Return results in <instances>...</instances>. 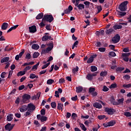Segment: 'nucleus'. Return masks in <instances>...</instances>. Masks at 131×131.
<instances>
[{
    "mask_svg": "<svg viewBox=\"0 0 131 131\" xmlns=\"http://www.w3.org/2000/svg\"><path fill=\"white\" fill-rule=\"evenodd\" d=\"M54 20V17L52 15L45 14L42 18V21H46L52 23Z\"/></svg>",
    "mask_w": 131,
    "mask_h": 131,
    "instance_id": "nucleus-1",
    "label": "nucleus"
},
{
    "mask_svg": "<svg viewBox=\"0 0 131 131\" xmlns=\"http://www.w3.org/2000/svg\"><path fill=\"white\" fill-rule=\"evenodd\" d=\"M128 4V1H124V2L122 3L119 6V9L122 12H124V11H126L125 9V6H126Z\"/></svg>",
    "mask_w": 131,
    "mask_h": 131,
    "instance_id": "nucleus-2",
    "label": "nucleus"
},
{
    "mask_svg": "<svg viewBox=\"0 0 131 131\" xmlns=\"http://www.w3.org/2000/svg\"><path fill=\"white\" fill-rule=\"evenodd\" d=\"M105 111L108 114V115H113L115 112V110L113 108L106 107L105 108Z\"/></svg>",
    "mask_w": 131,
    "mask_h": 131,
    "instance_id": "nucleus-3",
    "label": "nucleus"
},
{
    "mask_svg": "<svg viewBox=\"0 0 131 131\" xmlns=\"http://www.w3.org/2000/svg\"><path fill=\"white\" fill-rule=\"evenodd\" d=\"M119 40H120V36H119V34H116L112 39V41H113L114 43H117V42H119Z\"/></svg>",
    "mask_w": 131,
    "mask_h": 131,
    "instance_id": "nucleus-4",
    "label": "nucleus"
},
{
    "mask_svg": "<svg viewBox=\"0 0 131 131\" xmlns=\"http://www.w3.org/2000/svg\"><path fill=\"white\" fill-rule=\"evenodd\" d=\"M14 126H15V124H12L11 123H7L5 126V130H9L11 131L13 128H14Z\"/></svg>",
    "mask_w": 131,
    "mask_h": 131,
    "instance_id": "nucleus-5",
    "label": "nucleus"
},
{
    "mask_svg": "<svg viewBox=\"0 0 131 131\" xmlns=\"http://www.w3.org/2000/svg\"><path fill=\"white\" fill-rule=\"evenodd\" d=\"M98 56L97 54L92 55L87 60V63L88 64H91V63H93L94 62V60H95V58H96Z\"/></svg>",
    "mask_w": 131,
    "mask_h": 131,
    "instance_id": "nucleus-6",
    "label": "nucleus"
},
{
    "mask_svg": "<svg viewBox=\"0 0 131 131\" xmlns=\"http://www.w3.org/2000/svg\"><path fill=\"white\" fill-rule=\"evenodd\" d=\"M31 98V96H30V95H29L28 94H25L23 96V101L24 102V103H25V102H26L27 100H30Z\"/></svg>",
    "mask_w": 131,
    "mask_h": 131,
    "instance_id": "nucleus-7",
    "label": "nucleus"
},
{
    "mask_svg": "<svg viewBox=\"0 0 131 131\" xmlns=\"http://www.w3.org/2000/svg\"><path fill=\"white\" fill-rule=\"evenodd\" d=\"M36 107L32 103H29L28 104V110L33 112L35 110Z\"/></svg>",
    "mask_w": 131,
    "mask_h": 131,
    "instance_id": "nucleus-8",
    "label": "nucleus"
},
{
    "mask_svg": "<svg viewBox=\"0 0 131 131\" xmlns=\"http://www.w3.org/2000/svg\"><path fill=\"white\" fill-rule=\"evenodd\" d=\"M29 31L31 33H34L36 32V26H32L29 28Z\"/></svg>",
    "mask_w": 131,
    "mask_h": 131,
    "instance_id": "nucleus-9",
    "label": "nucleus"
},
{
    "mask_svg": "<svg viewBox=\"0 0 131 131\" xmlns=\"http://www.w3.org/2000/svg\"><path fill=\"white\" fill-rule=\"evenodd\" d=\"M28 110V106L26 105H24L19 108V111L21 112H25V111H27Z\"/></svg>",
    "mask_w": 131,
    "mask_h": 131,
    "instance_id": "nucleus-10",
    "label": "nucleus"
},
{
    "mask_svg": "<svg viewBox=\"0 0 131 131\" xmlns=\"http://www.w3.org/2000/svg\"><path fill=\"white\" fill-rule=\"evenodd\" d=\"M83 90V88L81 86H79L76 88V92L78 94L81 93Z\"/></svg>",
    "mask_w": 131,
    "mask_h": 131,
    "instance_id": "nucleus-11",
    "label": "nucleus"
},
{
    "mask_svg": "<svg viewBox=\"0 0 131 131\" xmlns=\"http://www.w3.org/2000/svg\"><path fill=\"white\" fill-rule=\"evenodd\" d=\"M93 106L95 108H97L98 109H102V104L99 103V102H95L93 104Z\"/></svg>",
    "mask_w": 131,
    "mask_h": 131,
    "instance_id": "nucleus-12",
    "label": "nucleus"
},
{
    "mask_svg": "<svg viewBox=\"0 0 131 131\" xmlns=\"http://www.w3.org/2000/svg\"><path fill=\"white\" fill-rule=\"evenodd\" d=\"M8 26H9V24L8 23H4L2 25V30H6L8 28Z\"/></svg>",
    "mask_w": 131,
    "mask_h": 131,
    "instance_id": "nucleus-13",
    "label": "nucleus"
},
{
    "mask_svg": "<svg viewBox=\"0 0 131 131\" xmlns=\"http://www.w3.org/2000/svg\"><path fill=\"white\" fill-rule=\"evenodd\" d=\"M114 31V29L111 28L109 29H106L105 31L106 34L108 35H111L112 34V33Z\"/></svg>",
    "mask_w": 131,
    "mask_h": 131,
    "instance_id": "nucleus-14",
    "label": "nucleus"
},
{
    "mask_svg": "<svg viewBox=\"0 0 131 131\" xmlns=\"http://www.w3.org/2000/svg\"><path fill=\"white\" fill-rule=\"evenodd\" d=\"M33 112L29 111V110H28V111L26 112V113L24 114L25 116H26V117H30V116H31L32 115V113Z\"/></svg>",
    "mask_w": 131,
    "mask_h": 131,
    "instance_id": "nucleus-15",
    "label": "nucleus"
},
{
    "mask_svg": "<svg viewBox=\"0 0 131 131\" xmlns=\"http://www.w3.org/2000/svg\"><path fill=\"white\" fill-rule=\"evenodd\" d=\"M63 107H64V104L58 103L57 104V109L58 110H61V111H63Z\"/></svg>",
    "mask_w": 131,
    "mask_h": 131,
    "instance_id": "nucleus-16",
    "label": "nucleus"
},
{
    "mask_svg": "<svg viewBox=\"0 0 131 131\" xmlns=\"http://www.w3.org/2000/svg\"><path fill=\"white\" fill-rule=\"evenodd\" d=\"M7 121H12L13 120V114H11L7 116Z\"/></svg>",
    "mask_w": 131,
    "mask_h": 131,
    "instance_id": "nucleus-17",
    "label": "nucleus"
},
{
    "mask_svg": "<svg viewBox=\"0 0 131 131\" xmlns=\"http://www.w3.org/2000/svg\"><path fill=\"white\" fill-rule=\"evenodd\" d=\"M32 49H33V50H37L39 49V46L38 44H33L32 46Z\"/></svg>",
    "mask_w": 131,
    "mask_h": 131,
    "instance_id": "nucleus-18",
    "label": "nucleus"
},
{
    "mask_svg": "<svg viewBox=\"0 0 131 131\" xmlns=\"http://www.w3.org/2000/svg\"><path fill=\"white\" fill-rule=\"evenodd\" d=\"M9 59H10L9 57H4L1 59V63H5L6 62H8V61H9Z\"/></svg>",
    "mask_w": 131,
    "mask_h": 131,
    "instance_id": "nucleus-19",
    "label": "nucleus"
},
{
    "mask_svg": "<svg viewBox=\"0 0 131 131\" xmlns=\"http://www.w3.org/2000/svg\"><path fill=\"white\" fill-rule=\"evenodd\" d=\"M43 17V13H39L36 17V20H39V19H41Z\"/></svg>",
    "mask_w": 131,
    "mask_h": 131,
    "instance_id": "nucleus-20",
    "label": "nucleus"
},
{
    "mask_svg": "<svg viewBox=\"0 0 131 131\" xmlns=\"http://www.w3.org/2000/svg\"><path fill=\"white\" fill-rule=\"evenodd\" d=\"M115 124H116V121H115V120H111L108 122L109 126H113Z\"/></svg>",
    "mask_w": 131,
    "mask_h": 131,
    "instance_id": "nucleus-21",
    "label": "nucleus"
},
{
    "mask_svg": "<svg viewBox=\"0 0 131 131\" xmlns=\"http://www.w3.org/2000/svg\"><path fill=\"white\" fill-rule=\"evenodd\" d=\"M54 82H55V80H54L53 79H50L47 80V84L51 85V84H52L53 83H54Z\"/></svg>",
    "mask_w": 131,
    "mask_h": 131,
    "instance_id": "nucleus-22",
    "label": "nucleus"
},
{
    "mask_svg": "<svg viewBox=\"0 0 131 131\" xmlns=\"http://www.w3.org/2000/svg\"><path fill=\"white\" fill-rule=\"evenodd\" d=\"M107 71H102L101 72V73H100V76H102L103 77H104V76H106V75H107Z\"/></svg>",
    "mask_w": 131,
    "mask_h": 131,
    "instance_id": "nucleus-23",
    "label": "nucleus"
},
{
    "mask_svg": "<svg viewBox=\"0 0 131 131\" xmlns=\"http://www.w3.org/2000/svg\"><path fill=\"white\" fill-rule=\"evenodd\" d=\"M25 73H26V72H25V71H24V70L23 71H20V72H19L17 73V76H22L24 75V74H25Z\"/></svg>",
    "mask_w": 131,
    "mask_h": 131,
    "instance_id": "nucleus-24",
    "label": "nucleus"
},
{
    "mask_svg": "<svg viewBox=\"0 0 131 131\" xmlns=\"http://www.w3.org/2000/svg\"><path fill=\"white\" fill-rule=\"evenodd\" d=\"M38 56H39V53L38 52H34L33 54V58L36 59V58H38Z\"/></svg>",
    "mask_w": 131,
    "mask_h": 131,
    "instance_id": "nucleus-25",
    "label": "nucleus"
},
{
    "mask_svg": "<svg viewBox=\"0 0 131 131\" xmlns=\"http://www.w3.org/2000/svg\"><path fill=\"white\" fill-rule=\"evenodd\" d=\"M48 120V118L46 116H42L40 118L41 122H45V121H47Z\"/></svg>",
    "mask_w": 131,
    "mask_h": 131,
    "instance_id": "nucleus-26",
    "label": "nucleus"
},
{
    "mask_svg": "<svg viewBox=\"0 0 131 131\" xmlns=\"http://www.w3.org/2000/svg\"><path fill=\"white\" fill-rule=\"evenodd\" d=\"M91 69L92 72H95V71H97V70H98V68L96 66H91Z\"/></svg>",
    "mask_w": 131,
    "mask_h": 131,
    "instance_id": "nucleus-27",
    "label": "nucleus"
},
{
    "mask_svg": "<svg viewBox=\"0 0 131 131\" xmlns=\"http://www.w3.org/2000/svg\"><path fill=\"white\" fill-rule=\"evenodd\" d=\"M49 37V35H45L42 37V41H47L48 40Z\"/></svg>",
    "mask_w": 131,
    "mask_h": 131,
    "instance_id": "nucleus-28",
    "label": "nucleus"
},
{
    "mask_svg": "<svg viewBox=\"0 0 131 131\" xmlns=\"http://www.w3.org/2000/svg\"><path fill=\"white\" fill-rule=\"evenodd\" d=\"M86 79H88V80H92V79H93L92 74H88L87 76H86Z\"/></svg>",
    "mask_w": 131,
    "mask_h": 131,
    "instance_id": "nucleus-29",
    "label": "nucleus"
},
{
    "mask_svg": "<svg viewBox=\"0 0 131 131\" xmlns=\"http://www.w3.org/2000/svg\"><path fill=\"white\" fill-rule=\"evenodd\" d=\"M79 10H82V9H84V5L82 4H79L77 7Z\"/></svg>",
    "mask_w": 131,
    "mask_h": 131,
    "instance_id": "nucleus-30",
    "label": "nucleus"
},
{
    "mask_svg": "<svg viewBox=\"0 0 131 131\" xmlns=\"http://www.w3.org/2000/svg\"><path fill=\"white\" fill-rule=\"evenodd\" d=\"M51 106L52 108H53V109H56V107H57V104L55 102H52L51 103Z\"/></svg>",
    "mask_w": 131,
    "mask_h": 131,
    "instance_id": "nucleus-31",
    "label": "nucleus"
},
{
    "mask_svg": "<svg viewBox=\"0 0 131 131\" xmlns=\"http://www.w3.org/2000/svg\"><path fill=\"white\" fill-rule=\"evenodd\" d=\"M118 15L119 16H120V17H123L126 15V12H122L121 11L118 12Z\"/></svg>",
    "mask_w": 131,
    "mask_h": 131,
    "instance_id": "nucleus-32",
    "label": "nucleus"
},
{
    "mask_svg": "<svg viewBox=\"0 0 131 131\" xmlns=\"http://www.w3.org/2000/svg\"><path fill=\"white\" fill-rule=\"evenodd\" d=\"M34 64V61H32L30 62H26L24 63L23 66H28L29 65H33Z\"/></svg>",
    "mask_w": 131,
    "mask_h": 131,
    "instance_id": "nucleus-33",
    "label": "nucleus"
},
{
    "mask_svg": "<svg viewBox=\"0 0 131 131\" xmlns=\"http://www.w3.org/2000/svg\"><path fill=\"white\" fill-rule=\"evenodd\" d=\"M123 79H126V80H129V79H130V76L128 75H125L123 77Z\"/></svg>",
    "mask_w": 131,
    "mask_h": 131,
    "instance_id": "nucleus-34",
    "label": "nucleus"
},
{
    "mask_svg": "<svg viewBox=\"0 0 131 131\" xmlns=\"http://www.w3.org/2000/svg\"><path fill=\"white\" fill-rule=\"evenodd\" d=\"M124 115L126 117H131V114L129 112H125Z\"/></svg>",
    "mask_w": 131,
    "mask_h": 131,
    "instance_id": "nucleus-35",
    "label": "nucleus"
},
{
    "mask_svg": "<svg viewBox=\"0 0 131 131\" xmlns=\"http://www.w3.org/2000/svg\"><path fill=\"white\" fill-rule=\"evenodd\" d=\"M124 69V68H123V67H118L116 69V71L119 72H121V71H123Z\"/></svg>",
    "mask_w": 131,
    "mask_h": 131,
    "instance_id": "nucleus-36",
    "label": "nucleus"
},
{
    "mask_svg": "<svg viewBox=\"0 0 131 131\" xmlns=\"http://www.w3.org/2000/svg\"><path fill=\"white\" fill-rule=\"evenodd\" d=\"M108 55L109 56H111V57H115L116 56V53L114 51H112L109 52Z\"/></svg>",
    "mask_w": 131,
    "mask_h": 131,
    "instance_id": "nucleus-37",
    "label": "nucleus"
},
{
    "mask_svg": "<svg viewBox=\"0 0 131 131\" xmlns=\"http://www.w3.org/2000/svg\"><path fill=\"white\" fill-rule=\"evenodd\" d=\"M26 59H27V60H30V59H31V54L30 53H27L26 55V57H25Z\"/></svg>",
    "mask_w": 131,
    "mask_h": 131,
    "instance_id": "nucleus-38",
    "label": "nucleus"
},
{
    "mask_svg": "<svg viewBox=\"0 0 131 131\" xmlns=\"http://www.w3.org/2000/svg\"><path fill=\"white\" fill-rule=\"evenodd\" d=\"M80 126L83 130H84V131L86 130V127H85V126H84V125L83 124L80 123Z\"/></svg>",
    "mask_w": 131,
    "mask_h": 131,
    "instance_id": "nucleus-39",
    "label": "nucleus"
},
{
    "mask_svg": "<svg viewBox=\"0 0 131 131\" xmlns=\"http://www.w3.org/2000/svg\"><path fill=\"white\" fill-rule=\"evenodd\" d=\"M123 101H124V98H122L121 99H119L118 100V104H123Z\"/></svg>",
    "mask_w": 131,
    "mask_h": 131,
    "instance_id": "nucleus-40",
    "label": "nucleus"
},
{
    "mask_svg": "<svg viewBox=\"0 0 131 131\" xmlns=\"http://www.w3.org/2000/svg\"><path fill=\"white\" fill-rule=\"evenodd\" d=\"M106 118V116L105 115H99L98 116L97 118H98L99 119V120H102L103 119H104V118Z\"/></svg>",
    "mask_w": 131,
    "mask_h": 131,
    "instance_id": "nucleus-41",
    "label": "nucleus"
},
{
    "mask_svg": "<svg viewBox=\"0 0 131 131\" xmlns=\"http://www.w3.org/2000/svg\"><path fill=\"white\" fill-rule=\"evenodd\" d=\"M50 64H51V62H48L46 64H44L42 68L41 69H46V68H47V67H49L50 66Z\"/></svg>",
    "mask_w": 131,
    "mask_h": 131,
    "instance_id": "nucleus-42",
    "label": "nucleus"
},
{
    "mask_svg": "<svg viewBox=\"0 0 131 131\" xmlns=\"http://www.w3.org/2000/svg\"><path fill=\"white\" fill-rule=\"evenodd\" d=\"M95 91H96L95 88H90L89 93H90V94H92L93 93V92H95Z\"/></svg>",
    "mask_w": 131,
    "mask_h": 131,
    "instance_id": "nucleus-43",
    "label": "nucleus"
},
{
    "mask_svg": "<svg viewBox=\"0 0 131 131\" xmlns=\"http://www.w3.org/2000/svg\"><path fill=\"white\" fill-rule=\"evenodd\" d=\"M98 51H99V52H101V53H104V52L106 51V48L103 47L99 48L98 49Z\"/></svg>",
    "mask_w": 131,
    "mask_h": 131,
    "instance_id": "nucleus-44",
    "label": "nucleus"
},
{
    "mask_svg": "<svg viewBox=\"0 0 131 131\" xmlns=\"http://www.w3.org/2000/svg\"><path fill=\"white\" fill-rule=\"evenodd\" d=\"M47 46H48L49 48H51V49L54 48V44L53 43V41H51L49 43H48Z\"/></svg>",
    "mask_w": 131,
    "mask_h": 131,
    "instance_id": "nucleus-45",
    "label": "nucleus"
},
{
    "mask_svg": "<svg viewBox=\"0 0 131 131\" xmlns=\"http://www.w3.org/2000/svg\"><path fill=\"white\" fill-rule=\"evenodd\" d=\"M112 103L113 105H119L118 102L115 101V99L114 98H112Z\"/></svg>",
    "mask_w": 131,
    "mask_h": 131,
    "instance_id": "nucleus-46",
    "label": "nucleus"
},
{
    "mask_svg": "<svg viewBox=\"0 0 131 131\" xmlns=\"http://www.w3.org/2000/svg\"><path fill=\"white\" fill-rule=\"evenodd\" d=\"M39 65V62H38L37 63L35 64L34 66H33L32 70H33L35 69V70H37V67Z\"/></svg>",
    "mask_w": 131,
    "mask_h": 131,
    "instance_id": "nucleus-47",
    "label": "nucleus"
},
{
    "mask_svg": "<svg viewBox=\"0 0 131 131\" xmlns=\"http://www.w3.org/2000/svg\"><path fill=\"white\" fill-rule=\"evenodd\" d=\"M45 23H46V21H43L42 19V21L40 23V26L41 28L45 27L46 26V24H45Z\"/></svg>",
    "mask_w": 131,
    "mask_h": 131,
    "instance_id": "nucleus-48",
    "label": "nucleus"
},
{
    "mask_svg": "<svg viewBox=\"0 0 131 131\" xmlns=\"http://www.w3.org/2000/svg\"><path fill=\"white\" fill-rule=\"evenodd\" d=\"M78 69H79V68H78V67L76 66V68H74L72 69V72L73 73H75L76 72H77V71H78Z\"/></svg>",
    "mask_w": 131,
    "mask_h": 131,
    "instance_id": "nucleus-49",
    "label": "nucleus"
},
{
    "mask_svg": "<svg viewBox=\"0 0 131 131\" xmlns=\"http://www.w3.org/2000/svg\"><path fill=\"white\" fill-rule=\"evenodd\" d=\"M117 86L116 83H113L110 86V89H115Z\"/></svg>",
    "mask_w": 131,
    "mask_h": 131,
    "instance_id": "nucleus-50",
    "label": "nucleus"
},
{
    "mask_svg": "<svg viewBox=\"0 0 131 131\" xmlns=\"http://www.w3.org/2000/svg\"><path fill=\"white\" fill-rule=\"evenodd\" d=\"M102 91L103 92H108L109 91V88H108V87H106V85H104Z\"/></svg>",
    "mask_w": 131,
    "mask_h": 131,
    "instance_id": "nucleus-51",
    "label": "nucleus"
},
{
    "mask_svg": "<svg viewBox=\"0 0 131 131\" xmlns=\"http://www.w3.org/2000/svg\"><path fill=\"white\" fill-rule=\"evenodd\" d=\"M97 9L98 10L97 14H99L101 11H102V6H97Z\"/></svg>",
    "mask_w": 131,
    "mask_h": 131,
    "instance_id": "nucleus-52",
    "label": "nucleus"
},
{
    "mask_svg": "<svg viewBox=\"0 0 131 131\" xmlns=\"http://www.w3.org/2000/svg\"><path fill=\"white\" fill-rule=\"evenodd\" d=\"M36 77V75L34 74H30V78L31 79H34V78H35Z\"/></svg>",
    "mask_w": 131,
    "mask_h": 131,
    "instance_id": "nucleus-53",
    "label": "nucleus"
},
{
    "mask_svg": "<svg viewBox=\"0 0 131 131\" xmlns=\"http://www.w3.org/2000/svg\"><path fill=\"white\" fill-rule=\"evenodd\" d=\"M40 114H41V115H42L43 116H44V115H46V110L45 109L42 108L40 111Z\"/></svg>",
    "mask_w": 131,
    "mask_h": 131,
    "instance_id": "nucleus-54",
    "label": "nucleus"
},
{
    "mask_svg": "<svg viewBox=\"0 0 131 131\" xmlns=\"http://www.w3.org/2000/svg\"><path fill=\"white\" fill-rule=\"evenodd\" d=\"M30 69H31V67L28 66L27 67H26L24 70L26 72V71H28V70H30Z\"/></svg>",
    "mask_w": 131,
    "mask_h": 131,
    "instance_id": "nucleus-55",
    "label": "nucleus"
},
{
    "mask_svg": "<svg viewBox=\"0 0 131 131\" xmlns=\"http://www.w3.org/2000/svg\"><path fill=\"white\" fill-rule=\"evenodd\" d=\"M95 45H96V47H97V48H100L101 46H102V43H101V42L97 41L96 42V44H95Z\"/></svg>",
    "mask_w": 131,
    "mask_h": 131,
    "instance_id": "nucleus-56",
    "label": "nucleus"
},
{
    "mask_svg": "<svg viewBox=\"0 0 131 131\" xmlns=\"http://www.w3.org/2000/svg\"><path fill=\"white\" fill-rule=\"evenodd\" d=\"M59 83H65V79L61 78L59 80Z\"/></svg>",
    "mask_w": 131,
    "mask_h": 131,
    "instance_id": "nucleus-57",
    "label": "nucleus"
},
{
    "mask_svg": "<svg viewBox=\"0 0 131 131\" xmlns=\"http://www.w3.org/2000/svg\"><path fill=\"white\" fill-rule=\"evenodd\" d=\"M123 87L126 88V89H129V88H131V84H123Z\"/></svg>",
    "mask_w": 131,
    "mask_h": 131,
    "instance_id": "nucleus-58",
    "label": "nucleus"
},
{
    "mask_svg": "<svg viewBox=\"0 0 131 131\" xmlns=\"http://www.w3.org/2000/svg\"><path fill=\"white\" fill-rule=\"evenodd\" d=\"M6 74H7V73H6L5 72H2L1 75V78H5V76H6Z\"/></svg>",
    "mask_w": 131,
    "mask_h": 131,
    "instance_id": "nucleus-59",
    "label": "nucleus"
},
{
    "mask_svg": "<svg viewBox=\"0 0 131 131\" xmlns=\"http://www.w3.org/2000/svg\"><path fill=\"white\" fill-rule=\"evenodd\" d=\"M25 89V85H21L18 87L19 91H22V90H24Z\"/></svg>",
    "mask_w": 131,
    "mask_h": 131,
    "instance_id": "nucleus-60",
    "label": "nucleus"
},
{
    "mask_svg": "<svg viewBox=\"0 0 131 131\" xmlns=\"http://www.w3.org/2000/svg\"><path fill=\"white\" fill-rule=\"evenodd\" d=\"M130 55V53H122V57H128Z\"/></svg>",
    "mask_w": 131,
    "mask_h": 131,
    "instance_id": "nucleus-61",
    "label": "nucleus"
},
{
    "mask_svg": "<svg viewBox=\"0 0 131 131\" xmlns=\"http://www.w3.org/2000/svg\"><path fill=\"white\" fill-rule=\"evenodd\" d=\"M46 28L47 30H49V31H50V30H51V25L50 24L47 25L46 27Z\"/></svg>",
    "mask_w": 131,
    "mask_h": 131,
    "instance_id": "nucleus-62",
    "label": "nucleus"
},
{
    "mask_svg": "<svg viewBox=\"0 0 131 131\" xmlns=\"http://www.w3.org/2000/svg\"><path fill=\"white\" fill-rule=\"evenodd\" d=\"M15 104H19L20 103V98L17 97L15 101Z\"/></svg>",
    "mask_w": 131,
    "mask_h": 131,
    "instance_id": "nucleus-63",
    "label": "nucleus"
},
{
    "mask_svg": "<svg viewBox=\"0 0 131 131\" xmlns=\"http://www.w3.org/2000/svg\"><path fill=\"white\" fill-rule=\"evenodd\" d=\"M72 101H77V95H76L75 97H73L71 98Z\"/></svg>",
    "mask_w": 131,
    "mask_h": 131,
    "instance_id": "nucleus-64",
    "label": "nucleus"
}]
</instances>
